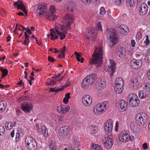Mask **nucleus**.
Instances as JSON below:
<instances>
[{
  "label": "nucleus",
  "instance_id": "55",
  "mask_svg": "<svg viewBox=\"0 0 150 150\" xmlns=\"http://www.w3.org/2000/svg\"><path fill=\"white\" fill-rule=\"evenodd\" d=\"M74 54L76 56V58L77 60L80 62L81 60L80 57H81V55L79 53L77 52H75Z\"/></svg>",
  "mask_w": 150,
  "mask_h": 150
},
{
  "label": "nucleus",
  "instance_id": "3",
  "mask_svg": "<svg viewBox=\"0 0 150 150\" xmlns=\"http://www.w3.org/2000/svg\"><path fill=\"white\" fill-rule=\"evenodd\" d=\"M97 79V75L95 74H91L87 75L83 80L82 88L84 89L87 88Z\"/></svg>",
  "mask_w": 150,
  "mask_h": 150
},
{
  "label": "nucleus",
  "instance_id": "17",
  "mask_svg": "<svg viewBox=\"0 0 150 150\" xmlns=\"http://www.w3.org/2000/svg\"><path fill=\"white\" fill-rule=\"evenodd\" d=\"M148 7L145 3H142L139 8V13L141 15H144L147 12Z\"/></svg>",
  "mask_w": 150,
  "mask_h": 150
},
{
  "label": "nucleus",
  "instance_id": "24",
  "mask_svg": "<svg viewBox=\"0 0 150 150\" xmlns=\"http://www.w3.org/2000/svg\"><path fill=\"white\" fill-rule=\"evenodd\" d=\"M45 17L47 20L50 21H52L56 20L57 17L55 14L47 11L45 13Z\"/></svg>",
  "mask_w": 150,
  "mask_h": 150
},
{
  "label": "nucleus",
  "instance_id": "60",
  "mask_svg": "<svg viewBox=\"0 0 150 150\" xmlns=\"http://www.w3.org/2000/svg\"><path fill=\"white\" fill-rule=\"evenodd\" d=\"M100 0H90V4L91 2L96 3L97 4H99L100 3Z\"/></svg>",
  "mask_w": 150,
  "mask_h": 150
},
{
  "label": "nucleus",
  "instance_id": "7",
  "mask_svg": "<svg viewBox=\"0 0 150 150\" xmlns=\"http://www.w3.org/2000/svg\"><path fill=\"white\" fill-rule=\"evenodd\" d=\"M27 147L29 150H35L37 148V144L35 140L30 136L26 137L25 140Z\"/></svg>",
  "mask_w": 150,
  "mask_h": 150
},
{
  "label": "nucleus",
  "instance_id": "44",
  "mask_svg": "<svg viewBox=\"0 0 150 150\" xmlns=\"http://www.w3.org/2000/svg\"><path fill=\"white\" fill-rule=\"evenodd\" d=\"M145 61L147 62H150V52H147L145 58Z\"/></svg>",
  "mask_w": 150,
  "mask_h": 150
},
{
  "label": "nucleus",
  "instance_id": "28",
  "mask_svg": "<svg viewBox=\"0 0 150 150\" xmlns=\"http://www.w3.org/2000/svg\"><path fill=\"white\" fill-rule=\"evenodd\" d=\"M118 30L122 35L127 34L129 32V29L127 27L123 25H120V27H119Z\"/></svg>",
  "mask_w": 150,
  "mask_h": 150
},
{
  "label": "nucleus",
  "instance_id": "62",
  "mask_svg": "<svg viewBox=\"0 0 150 150\" xmlns=\"http://www.w3.org/2000/svg\"><path fill=\"white\" fill-rule=\"evenodd\" d=\"M0 13L2 15L4 16L6 13V11L2 8L1 10Z\"/></svg>",
  "mask_w": 150,
  "mask_h": 150
},
{
  "label": "nucleus",
  "instance_id": "15",
  "mask_svg": "<svg viewBox=\"0 0 150 150\" xmlns=\"http://www.w3.org/2000/svg\"><path fill=\"white\" fill-rule=\"evenodd\" d=\"M113 125L112 120L110 119L108 120L104 125L105 131L108 133L110 132L112 130Z\"/></svg>",
  "mask_w": 150,
  "mask_h": 150
},
{
  "label": "nucleus",
  "instance_id": "41",
  "mask_svg": "<svg viewBox=\"0 0 150 150\" xmlns=\"http://www.w3.org/2000/svg\"><path fill=\"white\" fill-rule=\"evenodd\" d=\"M127 5L130 7L134 5V0H126Z\"/></svg>",
  "mask_w": 150,
  "mask_h": 150
},
{
  "label": "nucleus",
  "instance_id": "12",
  "mask_svg": "<svg viewBox=\"0 0 150 150\" xmlns=\"http://www.w3.org/2000/svg\"><path fill=\"white\" fill-rule=\"evenodd\" d=\"M82 102L84 105L89 106L91 105L92 102V98L90 96L88 95H84L82 98Z\"/></svg>",
  "mask_w": 150,
  "mask_h": 150
},
{
  "label": "nucleus",
  "instance_id": "53",
  "mask_svg": "<svg viewBox=\"0 0 150 150\" xmlns=\"http://www.w3.org/2000/svg\"><path fill=\"white\" fill-rule=\"evenodd\" d=\"M146 38L144 42L145 46L148 45L150 43L149 40V37L147 35H146Z\"/></svg>",
  "mask_w": 150,
  "mask_h": 150
},
{
  "label": "nucleus",
  "instance_id": "22",
  "mask_svg": "<svg viewBox=\"0 0 150 150\" xmlns=\"http://www.w3.org/2000/svg\"><path fill=\"white\" fill-rule=\"evenodd\" d=\"M66 8L68 11L73 12L76 9V5L74 2L70 1L67 4Z\"/></svg>",
  "mask_w": 150,
  "mask_h": 150
},
{
  "label": "nucleus",
  "instance_id": "13",
  "mask_svg": "<svg viewBox=\"0 0 150 150\" xmlns=\"http://www.w3.org/2000/svg\"><path fill=\"white\" fill-rule=\"evenodd\" d=\"M118 106L119 111L123 112L127 108V103L124 100L122 99L119 101Z\"/></svg>",
  "mask_w": 150,
  "mask_h": 150
},
{
  "label": "nucleus",
  "instance_id": "16",
  "mask_svg": "<svg viewBox=\"0 0 150 150\" xmlns=\"http://www.w3.org/2000/svg\"><path fill=\"white\" fill-rule=\"evenodd\" d=\"M96 30L94 29L92 31L88 30L86 35L88 39H90L92 42H94L96 39Z\"/></svg>",
  "mask_w": 150,
  "mask_h": 150
},
{
  "label": "nucleus",
  "instance_id": "1",
  "mask_svg": "<svg viewBox=\"0 0 150 150\" xmlns=\"http://www.w3.org/2000/svg\"><path fill=\"white\" fill-rule=\"evenodd\" d=\"M74 16L71 13H67L62 20V23L64 25L59 23L55 25V29L57 34L59 36L61 40L64 39L66 35V31L68 28H70V26L73 23L74 20Z\"/></svg>",
  "mask_w": 150,
  "mask_h": 150
},
{
  "label": "nucleus",
  "instance_id": "4",
  "mask_svg": "<svg viewBox=\"0 0 150 150\" xmlns=\"http://www.w3.org/2000/svg\"><path fill=\"white\" fill-rule=\"evenodd\" d=\"M106 33V35L110 39L111 41V44L113 45V46H114L118 41L117 34V31L115 29L112 28L107 30Z\"/></svg>",
  "mask_w": 150,
  "mask_h": 150
},
{
  "label": "nucleus",
  "instance_id": "58",
  "mask_svg": "<svg viewBox=\"0 0 150 150\" xmlns=\"http://www.w3.org/2000/svg\"><path fill=\"white\" fill-rule=\"evenodd\" d=\"M57 120L59 122H62L64 120L63 117L62 116H59L58 117Z\"/></svg>",
  "mask_w": 150,
  "mask_h": 150
},
{
  "label": "nucleus",
  "instance_id": "2",
  "mask_svg": "<svg viewBox=\"0 0 150 150\" xmlns=\"http://www.w3.org/2000/svg\"><path fill=\"white\" fill-rule=\"evenodd\" d=\"M103 54L102 47L100 46L98 48H96L92 55V58L90 61V64H94L97 67H100L103 64Z\"/></svg>",
  "mask_w": 150,
  "mask_h": 150
},
{
  "label": "nucleus",
  "instance_id": "10",
  "mask_svg": "<svg viewBox=\"0 0 150 150\" xmlns=\"http://www.w3.org/2000/svg\"><path fill=\"white\" fill-rule=\"evenodd\" d=\"M111 136L108 134L104 135L103 138V141H104V147L107 149L110 148L113 144V141L110 137Z\"/></svg>",
  "mask_w": 150,
  "mask_h": 150
},
{
  "label": "nucleus",
  "instance_id": "30",
  "mask_svg": "<svg viewBox=\"0 0 150 150\" xmlns=\"http://www.w3.org/2000/svg\"><path fill=\"white\" fill-rule=\"evenodd\" d=\"M131 85L134 89H137L139 88V83L137 79H133L131 83Z\"/></svg>",
  "mask_w": 150,
  "mask_h": 150
},
{
  "label": "nucleus",
  "instance_id": "42",
  "mask_svg": "<svg viewBox=\"0 0 150 150\" xmlns=\"http://www.w3.org/2000/svg\"><path fill=\"white\" fill-rule=\"evenodd\" d=\"M100 15L102 16L105 15L106 11L104 7H101L100 10Z\"/></svg>",
  "mask_w": 150,
  "mask_h": 150
},
{
  "label": "nucleus",
  "instance_id": "9",
  "mask_svg": "<svg viewBox=\"0 0 150 150\" xmlns=\"http://www.w3.org/2000/svg\"><path fill=\"white\" fill-rule=\"evenodd\" d=\"M37 8L38 12L37 15L40 18L43 16L48 9L47 5L44 3L38 4Z\"/></svg>",
  "mask_w": 150,
  "mask_h": 150
},
{
  "label": "nucleus",
  "instance_id": "43",
  "mask_svg": "<svg viewBox=\"0 0 150 150\" xmlns=\"http://www.w3.org/2000/svg\"><path fill=\"white\" fill-rule=\"evenodd\" d=\"M115 3L117 5L120 6L123 4L125 0H115Z\"/></svg>",
  "mask_w": 150,
  "mask_h": 150
},
{
  "label": "nucleus",
  "instance_id": "52",
  "mask_svg": "<svg viewBox=\"0 0 150 150\" xmlns=\"http://www.w3.org/2000/svg\"><path fill=\"white\" fill-rule=\"evenodd\" d=\"M0 70L2 72V74H5L7 75L8 74V71L6 69H3V68L1 67H0Z\"/></svg>",
  "mask_w": 150,
  "mask_h": 150
},
{
  "label": "nucleus",
  "instance_id": "33",
  "mask_svg": "<svg viewBox=\"0 0 150 150\" xmlns=\"http://www.w3.org/2000/svg\"><path fill=\"white\" fill-rule=\"evenodd\" d=\"M23 131H18L16 134V141L18 142L20 139L21 137L23 136Z\"/></svg>",
  "mask_w": 150,
  "mask_h": 150
},
{
  "label": "nucleus",
  "instance_id": "50",
  "mask_svg": "<svg viewBox=\"0 0 150 150\" xmlns=\"http://www.w3.org/2000/svg\"><path fill=\"white\" fill-rule=\"evenodd\" d=\"M74 145L76 148H79L80 146L79 142L77 140H75L74 142Z\"/></svg>",
  "mask_w": 150,
  "mask_h": 150
},
{
  "label": "nucleus",
  "instance_id": "20",
  "mask_svg": "<svg viewBox=\"0 0 150 150\" xmlns=\"http://www.w3.org/2000/svg\"><path fill=\"white\" fill-rule=\"evenodd\" d=\"M13 5L14 6H16L18 9H21L25 14H27V11L25 9V6L22 1H19V0H18V1L14 3Z\"/></svg>",
  "mask_w": 150,
  "mask_h": 150
},
{
  "label": "nucleus",
  "instance_id": "46",
  "mask_svg": "<svg viewBox=\"0 0 150 150\" xmlns=\"http://www.w3.org/2000/svg\"><path fill=\"white\" fill-rule=\"evenodd\" d=\"M136 124L134 121L132 122L130 125V127L132 130L134 131L136 129Z\"/></svg>",
  "mask_w": 150,
  "mask_h": 150
},
{
  "label": "nucleus",
  "instance_id": "8",
  "mask_svg": "<svg viewBox=\"0 0 150 150\" xmlns=\"http://www.w3.org/2000/svg\"><path fill=\"white\" fill-rule=\"evenodd\" d=\"M148 115L145 113H138L137 115L136 121L138 124L143 125L147 121Z\"/></svg>",
  "mask_w": 150,
  "mask_h": 150
},
{
  "label": "nucleus",
  "instance_id": "38",
  "mask_svg": "<svg viewBox=\"0 0 150 150\" xmlns=\"http://www.w3.org/2000/svg\"><path fill=\"white\" fill-rule=\"evenodd\" d=\"M82 122V119L79 117L75 118L73 121V123L75 124L76 126L79 125Z\"/></svg>",
  "mask_w": 150,
  "mask_h": 150
},
{
  "label": "nucleus",
  "instance_id": "36",
  "mask_svg": "<svg viewBox=\"0 0 150 150\" xmlns=\"http://www.w3.org/2000/svg\"><path fill=\"white\" fill-rule=\"evenodd\" d=\"M55 30H56L55 29ZM53 33H50V35L51 37V39L52 40H54L56 39H58L59 37L58 36V35L57 33L56 30H55V31H53Z\"/></svg>",
  "mask_w": 150,
  "mask_h": 150
},
{
  "label": "nucleus",
  "instance_id": "23",
  "mask_svg": "<svg viewBox=\"0 0 150 150\" xmlns=\"http://www.w3.org/2000/svg\"><path fill=\"white\" fill-rule=\"evenodd\" d=\"M128 132L124 131L120 133L119 137V139L120 141L122 142H126L128 140Z\"/></svg>",
  "mask_w": 150,
  "mask_h": 150
},
{
  "label": "nucleus",
  "instance_id": "45",
  "mask_svg": "<svg viewBox=\"0 0 150 150\" xmlns=\"http://www.w3.org/2000/svg\"><path fill=\"white\" fill-rule=\"evenodd\" d=\"M144 88L146 90L150 91V83H145L144 84Z\"/></svg>",
  "mask_w": 150,
  "mask_h": 150
},
{
  "label": "nucleus",
  "instance_id": "63",
  "mask_svg": "<svg viewBox=\"0 0 150 150\" xmlns=\"http://www.w3.org/2000/svg\"><path fill=\"white\" fill-rule=\"evenodd\" d=\"M96 147L95 149L96 150H102V148L101 146L98 144L96 146Z\"/></svg>",
  "mask_w": 150,
  "mask_h": 150
},
{
  "label": "nucleus",
  "instance_id": "21",
  "mask_svg": "<svg viewBox=\"0 0 150 150\" xmlns=\"http://www.w3.org/2000/svg\"><path fill=\"white\" fill-rule=\"evenodd\" d=\"M21 107L22 110L25 112H29L33 108L32 104L29 103L25 102L23 103Z\"/></svg>",
  "mask_w": 150,
  "mask_h": 150
},
{
  "label": "nucleus",
  "instance_id": "11",
  "mask_svg": "<svg viewBox=\"0 0 150 150\" xmlns=\"http://www.w3.org/2000/svg\"><path fill=\"white\" fill-rule=\"evenodd\" d=\"M70 130L69 126L63 125L60 128L59 134L62 137L67 136L69 133Z\"/></svg>",
  "mask_w": 150,
  "mask_h": 150
},
{
  "label": "nucleus",
  "instance_id": "49",
  "mask_svg": "<svg viewBox=\"0 0 150 150\" xmlns=\"http://www.w3.org/2000/svg\"><path fill=\"white\" fill-rule=\"evenodd\" d=\"M5 131V128L2 126L0 125V135H2L4 133Z\"/></svg>",
  "mask_w": 150,
  "mask_h": 150
},
{
  "label": "nucleus",
  "instance_id": "64",
  "mask_svg": "<svg viewBox=\"0 0 150 150\" xmlns=\"http://www.w3.org/2000/svg\"><path fill=\"white\" fill-rule=\"evenodd\" d=\"M147 75L148 78L150 80V69H148L147 73Z\"/></svg>",
  "mask_w": 150,
  "mask_h": 150
},
{
  "label": "nucleus",
  "instance_id": "27",
  "mask_svg": "<svg viewBox=\"0 0 150 150\" xmlns=\"http://www.w3.org/2000/svg\"><path fill=\"white\" fill-rule=\"evenodd\" d=\"M38 132L40 134H43L45 137L48 136V132L47 130V128L44 125H42L41 127V128L39 129Z\"/></svg>",
  "mask_w": 150,
  "mask_h": 150
},
{
  "label": "nucleus",
  "instance_id": "54",
  "mask_svg": "<svg viewBox=\"0 0 150 150\" xmlns=\"http://www.w3.org/2000/svg\"><path fill=\"white\" fill-rule=\"evenodd\" d=\"M30 40L29 38H25V40L22 43V44L25 45H28L29 43Z\"/></svg>",
  "mask_w": 150,
  "mask_h": 150
},
{
  "label": "nucleus",
  "instance_id": "19",
  "mask_svg": "<svg viewBox=\"0 0 150 150\" xmlns=\"http://www.w3.org/2000/svg\"><path fill=\"white\" fill-rule=\"evenodd\" d=\"M142 61L140 60L133 59L131 61V66L134 69L139 68L142 65Z\"/></svg>",
  "mask_w": 150,
  "mask_h": 150
},
{
  "label": "nucleus",
  "instance_id": "32",
  "mask_svg": "<svg viewBox=\"0 0 150 150\" xmlns=\"http://www.w3.org/2000/svg\"><path fill=\"white\" fill-rule=\"evenodd\" d=\"M6 105V103L5 101H0V112H2L5 110Z\"/></svg>",
  "mask_w": 150,
  "mask_h": 150
},
{
  "label": "nucleus",
  "instance_id": "51",
  "mask_svg": "<svg viewBox=\"0 0 150 150\" xmlns=\"http://www.w3.org/2000/svg\"><path fill=\"white\" fill-rule=\"evenodd\" d=\"M102 25H101V22H98L96 24V27L98 28V29L101 31H103L102 28Z\"/></svg>",
  "mask_w": 150,
  "mask_h": 150
},
{
  "label": "nucleus",
  "instance_id": "26",
  "mask_svg": "<svg viewBox=\"0 0 150 150\" xmlns=\"http://www.w3.org/2000/svg\"><path fill=\"white\" fill-rule=\"evenodd\" d=\"M106 86V81L104 79H101L98 83L97 86L96 88L100 90L103 88H104Z\"/></svg>",
  "mask_w": 150,
  "mask_h": 150
},
{
  "label": "nucleus",
  "instance_id": "35",
  "mask_svg": "<svg viewBox=\"0 0 150 150\" xmlns=\"http://www.w3.org/2000/svg\"><path fill=\"white\" fill-rule=\"evenodd\" d=\"M90 132L92 134L96 133L98 129L96 126L92 125L88 128Z\"/></svg>",
  "mask_w": 150,
  "mask_h": 150
},
{
  "label": "nucleus",
  "instance_id": "31",
  "mask_svg": "<svg viewBox=\"0 0 150 150\" xmlns=\"http://www.w3.org/2000/svg\"><path fill=\"white\" fill-rule=\"evenodd\" d=\"M136 98H138V96L137 95L134 93L129 94L128 96V98L129 100V103L130 102L132 103L133 101L136 100Z\"/></svg>",
  "mask_w": 150,
  "mask_h": 150
},
{
  "label": "nucleus",
  "instance_id": "48",
  "mask_svg": "<svg viewBox=\"0 0 150 150\" xmlns=\"http://www.w3.org/2000/svg\"><path fill=\"white\" fill-rule=\"evenodd\" d=\"M56 82L54 81L52 79L50 80V82H47L46 83V85L47 86H52L56 83Z\"/></svg>",
  "mask_w": 150,
  "mask_h": 150
},
{
  "label": "nucleus",
  "instance_id": "59",
  "mask_svg": "<svg viewBox=\"0 0 150 150\" xmlns=\"http://www.w3.org/2000/svg\"><path fill=\"white\" fill-rule=\"evenodd\" d=\"M48 59L49 61L51 62H54V61H55V60L50 56L48 57Z\"/></svg>",
  "mask_w": 150,
  "mask_h": 150
},
{
  "label": "nucleus",
  "instance_id": "34",
  "mask_svg": "<svg viewBox=\"0 0 150 150\" xmlns=\"http://www.w3.org/2000/svg\"><path fill=\"white\" fill-rule=\"evenodd\" d=\"M140 103V101L138 98H136V99L133 101L132 103L130 102L129 103L130 106L132 107H135L138 106Z\"/></svg>",
  "mask_w": 150,
  "mask_h": 150
},
{
  "label": "nucleus",
  "instance_id": "18",
  "mask_svg": "<svg viewBox=\"0 0 150 150\" xmlns=\"http://www.w3.org/2000/svg\"><path fill=\"white\" fill-rule=\"evenodd\" d=\"M70 108V107L62 105H59L57 108V110L59 113L61 115L65 114L69 111Z\"/></svg>",
  "mask_w": 150,
  "mask_h": 150
},
{
  "label": "nucleus",
  "instance_id": "57",
  "mask_svg": "<svg viewBox=\"0 0 150 150\" xmlns=\"http://www.w3.org/2000/svg\"><path fill=\"white\" fill-rule=\"evenodd\" d=\"M142 38V34L139 32H137L136 35V38L138 40H140Z\"/></svg>",
  "mask_w": 150,
  "mask_h": 150
},
{
  "label": "nucleus",
  "instance_id": "39",
  "mask_svg": "<svg viewBox=\"0 0 150 150\" xmlns=\"http://www.w3.org/2000/svg\"><path fill=\"white\" fill-rule=\"evenodd\" d=\"M56 10L55 6L54 5H51L49 9L48 12L55 14V13H56Z\"/></svg>",
  "mask_w": 150,
  "mask_h": 150
},
{
  "label": "nucleus",
  "instance_id": "14",
  "mask_svg": "<svg viewBox=\"0 0 150 150\" xmlns=\"http://www.w3.org/2000/svg\"><path fill=\"white\" fill-rule=\"evenodd\" d=\"M109 63L108 70L110 73V75L112 76L113 75L116 69V64L115 61L112 59L109 60Z\"/></svg>",
  "mask_w": 150,
  "mask_h": 150
},
{
  "label": "nucleus",
  "instance_id": "61",
  "mask_svg": "<svg viewBox=\"0 0 150 150\" xmlns=\"http://www.w3.org/2000/svg\"><path fill=\"white\" fill-rule=\"evenodd\" d=\"M143 148L144 149H146L148 148L147 145L146 143H144L142 145Z\"/></svg>",
  "mask_w": 150,
  "mask_h": 150
},
{
  "label": "nucleus",
  "instance_id": "6",
  "mask_svg": "<svg viewBox=\"0 0 150 150\" xmlns=\"http://www.w3.org/2000/svg\"><path fill=\"white\" fill-rule=\"evenodd\" d=\"M124 81L122 78L118 77L116 79L115 81V88L116 93L120 94L123 91Z\"/></svg>",
  "mask_w": 150,
  "mask_h": 150
},
{
  "label": "nucleus",
  "instance_id": "5",
  "mask_svg": "<svg viewBox=\"0 0 150 150\" xmlns=\"http://www.w3.org/2000/svg\"><path fill=\"white\" fill-rule=\"evenodd\" d=\"M108 106V103L106 101L99 103L95 106L93 110V113L96 115L100 114L105 111Z\"/></svg>",
  "mask_w": 150,
  "mask_h": 150
},
{
  "label": "nucleus",
  "instance_id": "40",
  "mask_svg": "<svg viewBox=\"0 0 150 150\" xmlns=\"http://www.w3.org/2000/svg\"><path fill=\"white\" fill-rule=\"evenodd\" d=\"M69 93H67L65 95V96L63 99L64 102L65 103V104H67L68 103V100L70 98V96Z\"/></svg>",
  "mask_w": 150,
  "mask_h": 150
},
{
  "label": "nucleus",
  "instance_id": "47",
  "mask_svg": "<svg viewBox=\"0 0 150 150\" xmlns=\"http://www.w3.org/2000/svg\"><path fill=\"white\" fill-rule=\"evenodd\" d=\"M6 128L8 129H10L13 127V125H12V123L11 122H8L6 124Z\"/></svg>",
  "mask_w": 150,
  "mask_h": 150
},
{
  "label": "nucleus",
  "instance_id": "37",
  "mask_svg": "<svg viewBox=\"0 0 150 150\" xmlns=\"http://www.w3.org/2000/svg\"><path fill=\"white\" fill-rule=\"evenodd\" d=\"M49 146L50 150H57V146L54 142L51 141Z\"/></svg>",
  "mask_w": 150,
  "mask_h": 150
},
{
  "label": "nucleus",
  "instance_id": "25",
  "mask_svg": "<svg viewBox=\"0 0 150 150\" xmlns=\"http://www.w3.org/2000/svg\"><path fill=\"white\" fill-rule=\"evenodd\" d=\"M119 57L120 58L124 57L126 54V52L125 48L121 46H119L117 50Z\"/></svg>",
  "mask_w": 150,
  "mask_h": 150
},
{
  "label": "nucleus",
  "instance_id": "56",
  "mask_svg": "<svg viewBox=\"0 0 150 150\" xmlns=\"http://www.w3.org/2000/svg\"><path fill=\"white\" fill-rule=\"evenodd\" d=\"M62 73L59 74L57 76H55L54 77H52V79L54 78V79L56 78L59 79H62L63 78V77H60V76L61 75Z\"/></svg>",
  "mask_w": 150,
  "mask_h": 150
},
{
  "label": "nucleus",
  "instance_id": "29",
  "mask_svg": "<svg viewBox=\"0 0 150 150\" xmlns=\"http://www.w3.org/2000/svg\"><path fill=\"white\" fill-rule=\"evenodd\" d=\"M149 94V93L147 91L142 90L140 91L139 93V96L140 98H146L148 96Z\"/></svg>",
  "mask_w": 150,
  "mask_h": 150
}]
</instances>
